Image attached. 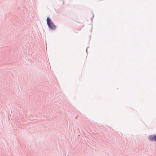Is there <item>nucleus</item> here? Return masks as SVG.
Wrapping results in <instances>:
<instances>
[{"label":"nucleus","mask_w":156,"mask_h":156,"mask_svg":"<svg viewBox=\"0 0 156 156\" xmlns=\"http://www.w3.org/2000/svg\"><path fill=\"white\" fill-rule=\"evenodd\" d=\"M149 139L151 141H156V135L150 136L149 137Z\"/></svg>","instance_id":"2"},{"label":"nucleus","mask_w":156,"mask_h":156,"mask_svg":"<svg viewBox=\"0 0 156 156\" xmlns=\"http://www.w3.org/2000/svg\"><path fill=\"white\" fill-rule=\"evenodd\" d=\"M47 22L48 26L52 30H55L56 28V26L54 24L50 19L48 17L47 18Z\"/></svg>","instance_id":"1"}]
</instances>
